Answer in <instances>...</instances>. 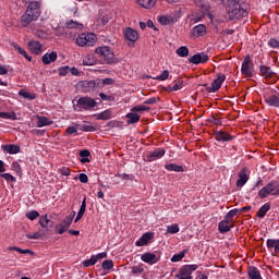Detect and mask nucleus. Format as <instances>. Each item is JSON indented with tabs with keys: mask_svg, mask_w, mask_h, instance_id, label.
<instances>
[{
	"mask_svg": "<svg viewBox=\"0 0 279 279\" xmlns=\"http://www.w3.org/2000/svg\"><path fill=\"white\" fill-rule=\"evenodd\" d=\"M241 0H221L222 5L227 8L230 21H241L247 16V10L240 4Z\"/></svg>",
	"mask_w": 279,
	"mask_h": 279,
	"instance_id": "nucleus-1",
	"label": "nucleus"
},
{
	"mask_svg": "<svg viewBox=\"0 0 279 279\" xmlns=\"http://www.w3.org/2000/svg\"><path fill=\"white\" fill-rule=\"evenodd\" d=\"M40 17V2L34 1L31 2L25 13L21 16L22 27H27L34 21H38Z\"/></svg>",
	"mask_w": 279,
	"mask_h": 279,
	"instance_id": "nucleus-2",
	"label": "nucleus"
},
{
	"mask_svg": "<svg viewBox=\"0 0 279 279\" xmlns=\"http://www.w3.org/2000/svg\"><path fill=\"white\" fill-rule=\"evenodd\" d=\"M97 108V100L88 96H83L78 98L75 102L73 101L74 112H93Z\"/></svg>",
	"mask_w": 279,
	"mask_h": 279,
	"instance_id": "nucleus-3",
	"label": "nucleus"
},
{
	"mask_svg": "<svg viewBox=\"0 0 279 279\" xmlns=\"http://www.w3.org/2000/svg\"><path fill=\"white\" fill-rule=\"evenodd\" d=\"M269 195H279V182L278 181H271L266 186L262 187L258 191V197L260 199H265L266 197H269Z\"/></svg>",
	"mask_w": 279,
	"mask_h": 279,
	"instance_id": "nucleus-4",
	"label": "nucleus"
},
{
	"mask_svg": "<svg viewBox=\"0 0 279 279\" xmlns=\"http://www.w3.org/2000/svg\"><path fill=\"white\" fill-rule=\"evenodd\" d=\"M96 56L102 58L107 64L114 62V52L108 46H101L95 49Z\"/></svg>",
	"mask_w": 279,
	"mask_h": 279,
	"instance_id": "nucleus-5",
	"label": "nucleus"
},
{
	"mask_svg": "<svg viewBox=\"0 0 279 279\" xmlns=\"http://www.w3.org/2000/svg\"><path fill=\"white\" fill-rule=\"evenodd\" d=\"M223 82H226V74H217V78L213 81L211 86L206 87L207 93H217V90L221 88Z\"/></svg>",
	"mask_w": 279,
	"mask_h": 279,
	"instance_id": "nucleus-6",
	"label": "nucleus"
},
{
	"mask_svg": "<svg viewBox=\"0 0 279 279\" xmlns=\"http://www.w3.org/2000/svg\"><path fill=\"white\" fill-rule=\"evenodd\" d=\"M259 72L262 77H264L267 82H276L278 80L276 73L271 70L270 66L259 65Z\"/></svg>",
	"mask_w": 279,
	"mask_h": 279,
	"instance_id": "nucleus-7",
	"label": "nucleus"
},
{
	"mask_svg": "<svg viewBox=\"0 0 279 279\" xmlns=\"http://www.w3.org/2000/svg\"><path fill=\"white\" fill-rule=\"evenodd\" d=\"M167 151L163 148H156L153 151H148L145 157L146 162H154L155 160H160V158L165 157Z\"/></svg>",
	"mask_w": 279,
	"mask_h": 279,
	"instance_id": "nucleus-8",
	"label": "nucleus"
},
{
	"mask_svg": "<svg viewBox=\"0 0 279 279\" xmlns=\"http://www.w3.org/2000/svg\"><path fill=\"white\" fill-rule=\"evenodd\" d=\"M252 57H250V54L244 57V60L242 62V66H241V73L242 75H245L246 77H252L253 73H252Z\"/></svg>",
	"mask_w": 279,
	"mask_h": 279,
	"instance_id": "nucleus-9",
	"label": "nucleus"
},
{
	"mask_svg": "<svg viewBox=\"0 0 279 279\" xmlns=\"http://www.w3.org/2000/svg\"><path fill=\"white\" fill-rule=\"evenodd\" d=\"M199 269V266L196 264L191 265H183L179 270V276H183L185 278H193V271H197Z\"/></svg>",
	"mask_w": 279,
	"mask_h": 279,
	"instance_id": "nucleus-10",
	"label": "nucleus"
},
{
	"mask_svg": "<svg viewBox=\"0 0 279 279\" xmlns=\"http://www.w3.org/2000/svg\"><path fill=\"white\" fill-rule=\"evenodd\" d=\"M214 136L218 143H230V141H234V136L226 131H215Z\"/></svg>",
	"mask_w": 279,
	"mask_h": 279,
	"instance_id": "nucleus-11",
	"label": "nucleus"
},
{
	"mask_svg": "<svg viewBox=\"0 0 279 279\" xmlns=\"http://www.w3.org/2000/svg\"><path fill=\"white\" fill-rule=\"evenodd\" d=\"M81 86L84 93H93L98 90L99 81H82Z\"/></svg>",
	"mask_w": 279,
	"mask_h": 279,
	"instance_id": "nucleus-12",
	"label": "nucleus"
},
{
	"mask_svg": "<svg viewBox=\"0 0 279 279\" xmlns=\"http://www.w3.org/2000/svg\"><path fill=\"white\" fill-rule=\"evenodd\" d=\"M209 57L205 52H198L189 59L190 64H206Z\"/></svg>",
	"mask_w": 279,
	"mask_h": 279,
	"instance_id": "nucleus-13",
	"label": "nucleus"
},
{
	"mask_svg": "<svg viewBox=\"0 0 279 279\" xmlns=\"http://www.w3.org/2000/svg\"><path fill=\"white\" fill-rule=\"evenodd\" d=\"M90 39L95 40V34H81L76 38V45H78V47H86V45L90 46V43H93Z\"/></svg>",
	"mask_w": 279,
	"mask_h": 279,
	"instance_id": "nucleus-14",
	"label": "nucleus"
},
{
	"mask_svg": "<svg viewBox=\"0 0 279 279\" xmlns=\"http://www.w3.org/2000/svg\"><path fill=\"white\" fill-rule=\"evenodd\" d=\"M124 38L129 40V43H136L138 40V31L132 27H125L123 31Z\"/></svg>",
	"mask_w": 279,
	"mask_h": 279,
	"instance_id": "nucleus-15",
	"label": "nucleus"
},
{
	"mask_svg": "<svg viewBox=\"0 0 279 279\" xmlns=\"http://www.w3.org/2000/svg\"><path fill=\"white\" fill-rule=\"evenodd\" d=\"M141 260L147 265H156L160 258L156 254L147 252L141 256Z\"/></svg>",
	"mask_w": 279,
	"mask_h": 279,
	"instance_id": "nucleus-16",
	"label": "nucleus"
},
{
	"mask_svg": "<svg viewBox=\"0 0 279 279\" xmlns=\"http://www.w3.org/2000/svg\"><path fill=\"white\" fill-rule=\"evenodd\" d=\"M238 181H236V186L238 189H241L247 184V180H250V177L247 175V169L243 168L239 174H238Z\"/></svg>",
	"mask_w": 279,
	"mask_h": 279,
	"instance_id": "nucleus-17",
	"label": "nucleus"
},
{
	"mask_svg": "<svg viewBox=\"0 0 279 279\" xmlns=\"http://www.w3.org/2000/svg\"><path fill=\"white\" fill-rule=\"evenodd\" d=\"M264 101L267 104V106H270L272 108H279V94H271L269 96H264Z\"/></svg>",
	"mask_w": 279,
	"mask_h": 279,
	"instance_id": "nucleus-18",
	"label": "nucleus"
},
{
	"mask_svg": "<svg viewBox=\"0 0 279 279\" xmlns=\"http://www.w3.org/2000/svg\"><path fill=\"white\" fill-rule=\"evenodd\" d=\"M154 239V233L153 232H146L144 233L136 242L135 245L136 247H143L147 245Z\"/></svg>",
	"mask_w": 279,
	"mask_h": 279,
	"instance_id": "nucleus-19",
	"label": "nucleus"
},
{
	"mask_svg": "<svg viewBox=\"0 0 279 279\" xmlns=\"http://www.w3.org/2000/svg\"><path fill=\"white\" fill-rule=\"evenodd\" d=\"M196 5H197V8H199V10L203 14H207V16H209V19H213V14H210V3H208V1L198 0V1H196Z\"/></svg>",
	"mask_w": 279,
	"mask_h": 279,
	"instance_id": "nucleus-20",
	"label": "nucleus"
},
{
	"mask_svg": "<svg viewBox=\"0 0 279 279\" xmlns=\"http://www.w3.org/2000/svg\"><path fill=\"white\" fill-rule=\"evenodd\" d=\"M1 149H3L7 154H21V146L16 144H5L1 146Z\"/></svg>",
	"mask_w": 279,
	"mask_h": 279,
	"instance_id": "nucleus-21",
	"label": "nucleus"
},
{
	"mask_svg": "<svg viewBox=\"0 0 279 279\" xmlns=\"http://www.w3.org/2000/svg\"><path fill=\"white\" fill-rule=\"evenodd\" d=\"M56 60H58V52L56 51L47 52L41 57L44 64H51V62H56Z\"/></svg>",
	"mask_w": 279,
	"mask_h": 279,
	"instance_id": "nucleus-22",
	"label": "nucleus"
},
{
	"mask_svg": "<svg viewBox=\"0 0 279 279\" xmlns=\"http://www.w3.org/2000/svg\"><path fill=\"white\" fill-rule=\"evenodd\" d=\"M28 49L35 53L36 56H38V53H40V51H43V45L36 40H31L28 41Z\"/></svg>",
	"mask_w": 279,
	"mask_h": 279,
	"instance_id": "nucleus-23",
	"label": "nucleus"
},
{
	"mask_svg": "<svg viewBox=\"0 0 279 279\" xmlns=\"http://www.w3.org/2000/svg\"><path fill=\"white\" fill-rule=\"evenodd\" d=\"M39 226H41V228H46V230L49 232V229L53 228V221L49 220L47 215H43L39 218Z\"/></svg>",
	"mask_w": 279,
	"mask_h": 279,
	"instance_id": "nucleus-24",
	"label": "nucleus"
},
{
	"mask_svg": "<svg viewBox=\"0 0 279 279\" xmlns=\"http://www.w3.org/2000/svg\"><path fill=\"white\" fill-rule=\"evenodd\" d=\"M47 125H53L52 120L45 116H37V128H45Z\"/></svg>",
	"mask_w": 279,
	"mask_h": 279,
	"instance_id": "nucleus-25",
	"label": "nucleus"
},
{
	"mask_svg": "<svg viewBox=\"0 0 279 279\" xmlns=\"http://www.w3.org/2000/svg\"><path fill=\"white\" fill-rule=\"evenodd\" d=\"M126 119H128L126 121L128 125H132L141 121V116L136 113V111H131L130 113L126 114Z\"/></svg>",
	"mask_w": 279,
	"mask_h": 279,
	"instance_id": "nucleus-26",
	"label": "nucleus"
},
{
	"mask_svg": "<svg viewBox=\"0 0 279 279\" xmlns=\"http://www.w3.org/2000/svg\"><path fill=\"white\" fill-rule=\"evenodd\" d=\"M266 245L268 250H274V254H279V240L268 239Z\"/></svg>",
	"mask_w": 279,
	"mask_h": 279,
	"instance_id": "nucleus-27",
	"label": "nucleus"
},
{
	"mask_svg": "<svg viewBox=\"0 0 279 279\" xmlns=\"http://www.w3.org/2000/svg\"><path fill=\"white\" fill-rule=\"evenodd\" d=\"M266 245L268 250H274V254H279V240L268 239Z\"/></svg>",
	"mask_w": 279,
	"mask_h": 279,
	"instance_id": "nucleus-28",
	"label": "nucleus"
},
{
	"mask_svg": "<svg viewBox=\"0 0 279 279\" xmlns=\"http://www.w3.org/2000/svg\"><path fill=\"white\" fill-rule=\"evenodd\" d=\"M248 278L251 279H263V276H260V270L256 268L255 266H251L247 269Z\"/></svg>",
	"mask_w": 279,
	"mask_h": 279,
	"instance_id": "nucleus-29",
	"label": "nucleus"
},
{
	"mask_svg": "<svg viewBox=\"0 0 279 279\" xmlns=\"http://www.w3.org/2000/svg\"><path fill=\"white\" fill-rule=\"evenodd\" d=\"M167 171H175V173H184V167L177 163H168L165 166Z\"/></svg>",
	"mask_w": 279,
	"mask_h": 279,
	"instance_id": "nucleus-30",
	"label": "nucleus"
},
{
	"mask_svg": "<svg viewBox=\"0 0 279 279\" xmlns=\"http://www.w3.org/2000/svg\"><path fill=\"white\" fill-rule=\"evenodd\" d=\"M206 34V25L198 24L193 28V36L202 37Z\"/></svg>",
	"mask_w": 279,
	"mask_h": 279,
	"instance_id": "nucleus-31",
	"label": "nucleus"
},
{
	"mask_svg": "<svg viewBox=\"0 0 279 279\" xmlns=\"http://www.w3.org/2000/svg\"><path fill=\"white\" fill-rule=\"evenodd\" d=\"M269 210H271V205L269 203H266L259 208L256 216L259 217V219H263V217H265V215H267Z\"/></svg>",
	"mask_w": 279,
	"mask_h": 279,
	"instance_id": "nucleus-32",
	"label": "nucleus"
},
{
	"mask_svg": "<svg viewBox=\"0 0 279 279\" xmlns=\"http://www.w3.org/2000/svg\"><path fill=\"white\" fill-rule=\"evenodd\" d=\"M66 28L68 29H82L84 27V24L73 21V20H69L66 23Z\"/></svg>",
	"mask_w": 279,
	"mask_h": 279,
	"instance_id": "nucleus-33",
	"label": "nucleus"
},
{
	"mask_svg": "<svg viewBox=\"0 0 279 279\" xmlns=\"http://www.w3.org/2000/svg\"><path fill=\"white\" fill-rule=\"evenodd\" d=\"M9 252H17L19 254H31V256H34V252L29 248H21L17 246H9L8 247Z\"/></svg>",
	"mask_w": 279,
	"mask_h": 279,
	"instance_id": "nucleus-34",
	"label": "nucleus"
},
{
	"mask_svg": "<svg viewBox=\"0 0 279 279\" xmlns=\"http://www.w3.org/2000/svg\"><path fill=\"white\" fill-rule=\"evenodd\" d=\"M84 213H86V197H84L82 205L80 207V210L77 213V216L75 218V223H77V221H80V219H82V217H84Z\"/></svg>",
	"mask_w": 279,
	"mask_h": 279,
	"instance_id": "nucleus-35",
	"label": "nucleus"
},
{
	"mask_svg": "<svg viewBox=\"0 0 279 279\" xmlns=\"http://www.w3.org/2000/svg\"><path fill=\"white\" fill-rule=\"evenodd\" d=\"M97 60H95V57L93 54H87L83 58V64L84 66H94L96 64Z\"/></svg>",
	"mask_w": 279,
	"mask_h": 279,
	"instance_id": "nucleus-36",
	"label": "nucleus"
},
{
	"mask_svg": "<svg viewBox=\"0 0 279 279\" xmlns=\"http://www.w3.org/2000/svg\"><path fill=\"white\" fill-rule=\"evenodd\" d=\"M232 230V227L228 226V222H223L222 220L218 223V231L220 234H226Z\"/></svg>",
	"mask_w": 279,
	"mask_h": 279,
	"instance_id": "nucleus-37",
	"label": "nucleus"
},
{
	"mask_svg": "<svg viewBox=\"0 0 279 279\" xmlns=\"http://www.w3.org/2000/svg\"><path fill=\"white\" fill-rule=\"evenodd\" d=\"M12 47L13 49H15V51H19L21 56L27 59L28 62H32V57L27 54V51H25V49L21 48V46H19L17 44H12Z\"/></svg>",
	"mask_w": 279,
	"mask_h": 279,
	"instance_id": "nucleus-38",
	"label": "nucleus"
},
{
	"mask_svg": "<svg viewBox=\"0 0 279 279\" xmlns=\"http://www.w3.org/2000/svg\"><path fill=\"white\" fill-rule=\"evenodd\" d=\"M186 254H189V250H183L178 254H174L171 257V263H180L182 260V258H184V256H186Z\"/></svg>",
	"mask_w": 279,
	"mask_h": 279,
	"instance_id": "nucleus-39",
	"label": "nucleus"
},
{
	"mask_svg": "<svg viewBox=\"0 0 279 279\" xmlns=\"http://www.w3.org/2000/svg\"><path fill=\"white\" fill-rule=\"evenodd\" d=\"M137 3L146 10H150V8H154V5L156 4L154 0H137Z\"/></svg>",
	"mask_w": 279,
	"mask_h": 279,
	"instance_id": "nucleus-40",
	"label": "nucleus"
},
{
	"mask_svg": "<svg viewBox=\"0 0 279 279\" xmlns=\"http://www.w3.org/2000/svg\"><path fill=\"white\" fill-rule=\"evenodd\" d=\"M80 156H81V162L83 165H86V162H90V159H88V156H90V151L88 149L81 150Z\"/></svg>",
	"mask_w": 279,
	"mask_h": 279,
	"instance_id": "nucleus-41",
	"label": "nucleus"
},
{
	"mask_svg": "<svg viewBox=\"0 0 279 279\" xmlns=\"http://www.w3.org/2000/svg\"><path fill=\"white\" fill-rule=\"evenodd\" d=\"M112 117V111L110 109H107L98 114V121H108Z\"/></svg>",
	"mask_w": 279,
	"mask_h": 279,
	"instance_id": "nucleus-42",
	"label": "nucleus"
},
{
	"mask_svg": "<svg viewBox=\"0 0 279 279\" xmlns=\"http://www.w3.org/2000/svg\"><path fill=\"white\" fill-rule=\"evenodd\" d=\"M184 88V81L181 78L174 80L172 85V90L175 93L178 90H182Z\"/></svg>",
	"mask_w": 279,
	"mask_h": 279,
	"instance_id": "nucleus-43",
	"label": "nucleus"
},
{
	"mask_svg": "<svg viewBox=\"0 0 279 279\" xmlns=\"http://www.w3.org/2000/svg\"><path fill=\"white\" fill-rule=\"evenodd\" d=\"M177 56H179L180 58H186L189 56V48L186 46L178 48Z\"/></svg>",
	"mask_w": 279,
	"mask_h": 279,
	"instance_id": "nucleus-44",
	"label": "nucleus"
},
{
	"mask_svg": "<svg viewBox=\"0 0 279 279\" xmlns=\"http://www.w3.org/2000/svg\"><path fill=\"white\" fill-rule=\"evenodd\" d=\"M101 267L105 271H110L114 267V262L112 259H106L102 262Z\"/></svg>",
	"mask_w": 279,
	"mask_h": 279,
	"instance_id": "nucleus-45",
	"label": "nucleus"
},
{
	"mask_svg": "<svg viewBox=\"0 0 279 279\" xmlns=\"http://www.w3.org/2000/svg\"><path fill=\"white\" fill-rule=\"evenodd\" d=\"M178 232H180V226H178V223L168 226V228H167L168 234H178Z\"/></svg>",
	"mask_w": 279,
	"mask_h": 279,
	"instance_id": "nucleus-46",
	"label": "nucleus"
},
{
	"mask_svg": "<svg viewBox=\"0 0 279 279\" xmlns=\"http://www.w3.org/2000/svg\"><path fill=\"white\" fill-rule=\"evenodd\" d=\"M0 119H10L11 121H16V113L12 112H1L0 111Z\"/></svg>",
	"mask_w": 279,
	"mask_h": 279,
	"instance_id": "nucleus-47",
	"label": "nucleus"
},
{
	"mask_svg": "<svg viewBox=\"0 0 279 279\" xmlns=\"http://www.w3.org/2000/svg\"><path fill=\"white\" fill-rule=\"evenodd\" d=\"M93 265H97L95 255H92L89 259L83 262V267H93Z\"/></svg>",
	"mask_w": 279,
	"mask_h": 279,
	"instance_id": "nucleus-48",
	"label": "nucleus"
},
{
	"mask_svg": "<svg viewBox=\"0 0 279 279\" xmlns=\"http://www.w3.org/2000/svg\"><path fill=\"white\" fill-rule=\"evenodd\" d=\"M73 223V217H65L60 225L63 226V228H66L69 230V228H71V225Z\"/></svg>",
	"mask_w": 279,
	"mask_h": 279,
	"instance_id": "nucleus-49",
	"label": "nucleus"
},
{
	"mask_svg": "<svg viewBox=\"0 0 279 279\" xmlns=\"http://www.w3.org/2000/svg\"><path fill=\"white\" fill-rule=\"evenodd\" d=\"M80 130L82 132H97V126L88 125V124H83L80 126Z\"/></svg>",
	"mask_w": 279,
	"mask_h": 279,
	"instance_id": "nucleus-50",
	"label": "nucleus"
},
{
	"mask_svg": "<svg viewBox=\"0 0 279 279\" xmlns=\"http://www.w3.org/2000/svg\"><path fill=\"white\" fill-rule=\"evenodd\" d=\"M26 217L31 221H34L35 219H38V217H40V214L37 210H31L26 214Z\"/></svg>",
	"mask_w": 279,
	"mask_h": 279,
	"instance_id": "nucleus-51",
	"label": "nucleus"
},
{
	"mask_svg": "<svg viewBox=\"0 0 279 279\" xmlns=\"http://www.w3.org/2000/svg\"><path fill=\"white\" fill-rule=\"evenodd\" d=\"M70 71H71V68L69 65L61 66L59 68V75L61 77H65V75H69Z\"/></svg>",
	"mask_w": 279,
	"mask_h": 279,
	"instance_id": "nucleus-52",
	"label": "nucleus"
},
{
	"mask_svg": "<svg viewBox=\"0 0 279 279\" xmlns=\"http://www.w3.org/2000/svg\"><path fill=\"white\" fill-rule=\"evenodd\" d=\"M66 230H69V229L65 228L64 226H62L61 223H59L54 227L56 234H64V232H66Z\"/></svg>",
	"mask_w": 279,
	"mask_h": 279,
	"instance_id": "nucleus-53",
	"label": "nucleus"
},
{
	"mask_svg": "<svg viewBox=\"0 0 279 279\" xmlns=\"http://www.w3.org/2000/svg\"><path fill=\"white\" fill-rule=\"evenodd\" d=\"M147 110H150V108L146 106H135L131 109V112H145Z\"/></svg>",
	"mask_w": 279,
	"mask_h": 279,
	"instance_id": "nucleus-54",
	"label": "nucleus"
},
{
	"mask_svg": "<svg viewBox=\"0 0 279 279\" xmlns=\"http://www.w3.org/2000/svg\"><path fill=\"white\" fill-rule=\"evenodd\" d=\"M0 178H3L7 182H16V178L10 173H2L0 174Z\"/></svg>",
	"mask_w": 279,
	"mask_h": 279,
	"instance_id": "nucleus-55",
	"label": "nucleus"
},
{
	"mask_svg": "<svg viewBox=\"0 0 279 279\" xmlns=\"http://www.w3.org/2000/svg\"><path fill=\"white\" fill-rule=\"evenodd\" d=\"M169 78V71L165 70L160 75L155 77V80H158L159 82H165V80Z\"/></svg>",
	"mask_w": 279,
	"mask_h": 279,
	"instance_id": "nucleus-56",
	"label": "nucleus"
},
{
	"mask_svg": "<svg viewBox=\"0 0 279 279\" xmlns=\"http://www.w3.org/2000/svg\"><path fill=\"white\" fill-rule=\"evenodd\" d=\"M12 167H13V170L16 172L17 175L23 174V168H21V163L13 162Z\"/></svg>",
	"mask_w": 279,
	"mask_h": 279,
	"instance_id": "nucleus-57",
	"label": "nucleus"
},
{
	"mask_svg": "<svg viewBox=\"0 0 279 279\" xmlns=\"http://www.w3.org/2000/svg\"><path fill=\"white\" fill-rule=\"evenodd\" d=\"M99 97L102 101H114V96L106 95L104 93H99Z\"/></svg>",
	"mask_w": 279,
	"mask_h": 279,
	"instance_id": "nucleus-58",
	"label": "nucleus"
},
{
	"mask_svg": "<svg viewBox=\"0 0 279 279\" xmlns=\"http://www.w3.org/2000/svg\"><path fill=\"white\" fill-rule=\"evenodd\" d=\"M20 97H23L24 99H34V97H32V94H29L28 92H25L24 89H21L19 92Z\"/></svg>",
	"mask_w": 279,
	"mask_h": 279,
	"instance_id": "nucleus-59",
	"label": "nucleus"
},
{
	"mask_svg": "<svg viewBox=\"0 0 279 279\" xmlns=\"http://www.w3.org/2000/svg\"><path fill=\"white\" fill-rule=\"evenodd\" d=\"M268 45L271 47V49H278V47H279V40L276 39V38H271V39L268 41Z\"/></svg>",
	"mask_w": 279,
	"mask_h": 279,
	"instance_id": "nucleus-60",
	"label": "nucleus"
},
{
	"mask_svg": "<svg viewBox=\"0 0 279 279\" xmlns=\"http://www.w3.org/2000/svg\"><path fill=\"white\" fill-rule=\"evenodd\" d=\"M59 173H61V175L69 177V175H71V169L69 167H62L59 170Z\"/></svg>",
	"mask_w": 279,
	"mask_h": 279,
	"instance_id": "nucleus-61",
	"label": "nucleus"
},
{
	"mask_svg": "<svg viewBox=\"0 0 279 279\" xmlns=\"http://www.w3.org/2000/svg\"><path fill=\"white\" fill-rule=\"evenodd\" d=\"M231 219H234V217H236V215H241L240 209H231L230 211H228L227 214Z\"/></svg>",
	"mask_w": 279,
	"mask_h": 279,
	"instance_id": "nucleus-62",
	"label": "nucleus"
},
{
	"mask_svg": "<svg viewBox=\"0 0 279 279\" xmlns=\"http://www.w3.org/2000/svg\"><path fill=\"white\" fill-rule=\"evenodd\" d=\"M78 180L82 184H88V175L86 173H81L78 175Z\"/></svg>",
	"mask_w": 279,
	"mask_h": 279,
	"instance_id": "nucleus-63",
	"label": "nucleus"
},
{
	"mask_svg": "<svg viewBox=\"0 0 279 279\" xmlns=\"http://www.w3.org/2000/svg\"><path fill=\"white\" fill-rule=\"evenodd\" d=\"M35 36H36V38L45 39V38H47V33L45 31L39 29V31L35 32Z\"/></svg>",
	"mask_w": 279,
	"mask_h": 279,
	"instance_id": "nucleus-64",
	"label": "nucleus"
}]
</instances>
